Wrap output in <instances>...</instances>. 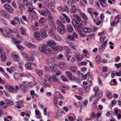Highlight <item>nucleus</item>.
I'll use <instances>...</instances> for the list:
<instances>
[{
    "instance_id": "obj_25",
    "label": "nucleus",
    "mask_w": 121,
    "mask_h": 121,
    "mask_svg": "<svg viewBox=\"0 0 121 121\" xmlns=\"http://www.w3.org/2000/svg\"><path fill=\"white\" fill-rule=\"evenodd\" d=\"M12 56L13 58L15 60L18 61L19 60V58L17 55L13 54Z\"/></svg>"
},
{
    "instance_id": "obj_9",
    "label": "nucleus",
    "mask_w": 121,
    "mask_h": 121,
    "mask_svg": "<svg viewBox=\"0 0 121 121\" xmlns=\"http://www.w3.org/2000/svg\"><path fill=\"white\" fill-rule=\"evenodd\" d=\"M5 86L6 89L12 92H15L17 91L14 88L11 86L7 85H5Z\"/></svg>"
},
{
    "instance_id": "obj_35",
    "label": "nucleus",
    "mask_w": 121,
    "mask_h": 121,
    "mask_svg": "<svg viewBox=\"0 0 121 121\" xmlns=\"http://www.w3.org/2000/svg\"><path fill=\"white\" fill-rule=\"evenodd\" d=\"M26 6L27 9V10L33 8V6L32 4L30 3H29Z\"/></svg>"
},
{
    "instance_id": "obj_16",
    "label": "nucleus",
    "mask_w": 121,
    "mask_h": 121,
    "mask_svg": "<svg viewBox=\"0 0 121 121\" xmlns=\"http://www.w3.org/2000/svg\"><path fill=\"white\" fill-rule=\"evenodd\" d=\"M26 46L29 48H34L36 47L35 45L29 42H27L26 43Z\"/></svg>"
},
{
    "instance_id": "obj_52",
    "label": "nucleus",
    "mask_w": 121,
    "mask_h": 121,
    "mask_svg": "<svg viewBox=\"0 0 121 121\" xmlns=\"http://www.w3.org/2000/svg\"><path fill=\"white\" fill-rule=\"evenodd\" d=\"M46 21L45 19L43 17L42 18L39 20V22L40 23H44Z\"/></svg>"
},
{
    "instance_id": "obj_27",
    "label": "nucleus",
    "mask_w": 121,
    "mask_h": 121,
    "mask_svg": "<svg viewBox=\"0 0 121 121\" xmlns=\"http://www.w3.org/2000/svg\"><path fill=\"white\" fill-rule=\"evenodd\" d=\"M83 56H82L80 55H78L76 56V58L77 60L78 61H80L82 60V58H84Z\"/></svg>"
},
{
    "instance_id": "obj_17",
    "label": "nucleus",
    "mask_w": 121,
    "mask_h": 121,
    "mask_svg": "<svg viewBox=\"0 0 121 121\" xmlns=\"http://www.w3.org/2000/svg\"><path fill=\"white\" fill-rule=\"evenodd\" d=\"M78 9L75 6L72 5L71 8V12L72 13H74L77 11Z\"/></svg>"
},
{
    "instance_id": "obj_58",
    "label": "nucleus",
    "mask_w": 121,
    "mask_h": 121,
    "mask_svg": "<svg viewBox=\"0 0 121 121\" xmlns=\"http://www.w3.org/2000/svg\"><path fill=\"white\" fill-rule=\"evenodd\" d=\"M36 72L37 74L39 76H41L42 75V72L41 70H36Z\"/></svg>"
},
{
    "instance_id": "obj_23",
    "label": "nucleus",
    "mask_w": 121,
    "mask_h": 121,
    "mask_svg": "<svg viewBox=\"0 0 121 121\" xmlns=\"http://www.w3.org/2000/svg\"><path fill=\"white\" fill-rule=\"evenodd\" d=\"M67 30L69 32H72L74 30L72 26L69 25L67 26Z\"/></svg>"
},
{
    "instance_id": "obj_54",
    "label": "nucleus",
    "mask_w": 121,
    "mask_h": 121,
    "mask_svg": "<svg viewBox=\"0 0 121 121\" xmlns=\"http://www.w3.org/2000/svg\"><path fill=\"white\" fill-rule=\"evenodd\" d=\"M21 34L22 35H25L26 34L25 30L23 28H21Z\"/></svg>"
},
{
    "instance_id": "obj_3",
    "label": "nucleus",
    "mask_w": 121,
    "mask_h": 121,
    "mask_svg": "<svg viewBox=\"0 0 121 121\" xmlns=\"http://www.w3.org/2000/svg\"><path fill=\"white\" fill-rule=\"evenodd\" d=\"M4 7L5 9L8 12L12 13L14 12L13 8L8 4H5L4 5Z\"/></svg>"
},
{
    "instance_id": "obj_13",
    "label": "nucleus",
    "mask_w": 121,
    "mask_h": 121,
    "mask_svg": "<svg viewBox=\"0 0 121 121\" xmlns=\"http://www.w3.org/2000/svg\"><path fill=\"white\" fill-rule=\"evenodd\" d=\"M45 9L46 8H44L41 10H38V11L41 15H42L44 16H46L47 15V14L46 12V10Z\"/></svg>"
},
{
    "instance_id": "obj_18",
    "label": "nucleus",
    "mask_w": 121,
    "mask_h": 121,
    "mask_svg": "<svg viewBox=\"0 0 121 121\" xmlns=\"http://www.w3.org/2000/svg\"><path fill=\"white\" fill-rule=\"evenodd\" d=\"M49 72H56L57 71V68L54 66H49Z\"/></svg>"
},
{
    "instance_id": "obj_22",
    "label": "nucleus",
    "mask_w": 121,
    "mask_h": 121,
    "mask_svg": "<svg viewBox=\"0 0 121 121\" xmlns=\"http://www.w3.org/2000/svg\"><path fill=\"white\" fill-rule=\"evenodd\" d=\"M100 2V4L101 6L103 7H106V4L105 0H99Z\"/></svg>"
},
{
    "instance_id": "obj_10",
    "label": "nucleus",
    "mask_w": 121,
    "mask_h": 121,
    "mask_svg": "<svg viewBox=\"0 0 121 121\" xmlns=\"http://www.w3.org/2000/svg\"><path fill=\"white\" fill-rule=\"evenodd\" d=\"M47 44L50 47H51V48H54V46L56 45V43L54 41L52 40H49L47 42Z\"/></svg>"
},
{
    "instance_id": "obj_48",
    "label": "nucleus",
    "mask_w": 121,
    "mask_h": 121,
    "mask_svg": "<svg viewBox=\"0 0 121 121\" xmlns=\"http://www.w3.org/2000/svg\"><path fill=\"white\" fill-rule=\"evenodd\" d=\"M19 9L21 10H22L25 9L24 6L22 4H19Z\"/></svg>"
},
{
    "instance_id": "obj_34",
    "label": "nucleus",
    "mask_w": 121,
    "mask_h": 121,
    "mask_svg": "<svg viewBox=\"0 0 121 121\" xmlns=\"http://www.w3.org/2000/svg\"><path fill=\"white\" fill-rule=\"evenodd\" d=\"M13 41L15 43H21V41L18 40L15 38L13 37L12 39Z\"/></svg>"
},
{
    "instance_id": "obj_28",
    "label": "nucleus",
    "mask_w": 121,
    "mask_h": 121,
    "mask_svg": "<svg viewBox=\"0 0 121 121\" xmlns=\"http://www.w3.org/2000/svg\"><path fill=\"white\" fill-rule=\"evenodd\" d=\"M66 39L69 41H74V40L73 37L72 35H67Z\"/></svg>"
},
{
    "instance_id": "obj_21",
    "label": "nucleus",
    "mask_w": 121,
    "mask_h": 121,
    "mask_svg": "<svg viewBox=\"0 0 121 121\" xmlns=\"http://www.w3.org/2000/svg\"><path fill=\"white\" fill-rule=\"evenodd\" d=\"M75 28L76 29V31L79 33L81 32L82 29V27L80 25L77 26L75 27Z\"/></svg>"
},
{
    "instance_id": "obj_47",
    "label": "nucleus",
    "mask_w": 121,
    "mask_h": 121,
    "mask_svg": "<svg viewBox=\"0 0 121 121\" xmlns=\"http://www.w3.org/2000/svg\"><path fill=\"white\" fill-rule=\"evenodd\" d=\"M87 11L89 13L92 15L93 12V9L92 8H89L88 9Z\"/></svg>"
},
{
    "instance_id": "obj_1",
    "label": "nucleus",
    "mask_w": 121,
    "mask_h": 121,
    "mask_svg": "<svg viewBox=\"0 0 121 121\" xmlns=\"http://www.w3.org/2000/svg\"><path fill=\"white\" fill-rule=\"evenodd\" d=\"M39 49L42 53H44L46 54H50L51 55L54 54L56 52V51L61 50L62 48L60 46L55 47L54 48H50V49L48 48V46L46 45L43 46L40 45L39 47Z\"/></svg>"
},
{
    "instance_id": "obj_36",
    "label": "nucleus",
    "mask_w": 121,
    "mask_h": 121,
    "mask_svg": "<svg viewBox=\"0 0 121 121\" xmlns=\"http://www.w3.org/2000/svg\"><path fill=\"white\" fill-rule=\"evenodd\" d=\"M117 101L114 99H113L111 101V105H109L110 108H111L114 106L116 104Z\"/></svg>"
},
{
    "instance_id": "obj_26",
    "label": "nucleus",
    "mask_w": 121,
    "mask_h": 121,
    "mask_svg": "<svg viewBox=\"0 0 121 121\" xmlns=\"http://www.w3.org/2000/svg\"><path fill=\"white\" fill-rule=\"evenodd\" d=\"M106 94L108 99H111L112 98V95L110 92L107 91L106 92Z\"/></svg>"
},
{
    "instance_id": "obj_56",
    "label": "nucleus",
    "mask_w": 121,
    "mask_h": 121,
    "mask_svg": "<svg viewBox=\"0 0 121 121\" xmlns=\"http://www.w3.org/2000/svg\"><path fill=\"white\" fill-rule=\"evenodd\" d=\"M86 24V22L85 21H83L81 22L79 25L82 27L83 26H85Z\"/></svg>"
},
{
    "instance_id": "obj_32",
    "label": "nucleus",
    "mask_w": 121,
    "mask_h": 121,
    "mask_svg": "<svg viewBox=\"0 0 121 121\" xmlns=\"http://www.w3.org/2000/svg\"><path fill=\"white\" fill-rule=\"evenodd\" d=\"M34 36L36 38H39L40 36V34L39 31L35 32L34 33Z\"/></svg>"
},
{
    "instance_id": "obj_5",
    "label": "nucleus",
    "mask_w": 121,
    "mask_h": 121,
    "mask_svg": "<svg viewBox=\"0 0 121 121\" xmlns=\"http://www.w3.org/2000/svg\"><path fill=\"white\" fill-rule=\"evenodd\" d=\"M108 40L107 39L105 40V41L102 44L100 45L99 48V51L101 53L104 50L106 47V45L107 44Z\"/></svg>"
},
{
    "instance_id": "obj_8",
    "label": "nucleus",
    "mask_w": 121,
    "mask_h": 121,
    "mask_svg": "<svg viewBox=\"0 0 121 121\" xmlns=\"http://www.w3.org/2000/svg\"><path fill=\"white\" fill-rule=\"evenodd\" d=\"M40 31L41 34V37L45 39L48 37V35L45 29L43 28L41 29Z\"/></svg>"
},
{
    "instance_id": "obj_29",
    "label": "nucleus",
    "mask_w": 121,
    "mask_h": 121,
    "mask_svg": "<svg viewBox=\"0 0 121 121\" xmlns=\"http://www.w3.org/2000/svg\"><path fill=\"white\" fill-rule=\"evenodd\" d=\"M72 23L74 27L78 25V23L75 19H73L72 21Z\"/></svg>"
},
{
    "instance_id": "obj_31",
    "label": "nucleus",
    "mask_w": 121,
    "mask_h": 121,
    "mask_svg": "<svg viewBox=\"0 0 121 121\" xmlns=\"http://www.w3.org/2000/svg\"><path fill=\"white\" fill-rule=\"evenodd\" d=\"M101 60V57L99 56H96L95 59L96 62L97 63H99Z\"/></svg>"
},
{
    "instance_id": "obj_30",
    "label": "nucleus",
    "mask_w": 121,
    "mask_h": 121,
    "mask_svg": "<svg viewBox=\"0 0 121 121\" xmlns=\"http://www.w3.org/2000/svg\"><path fill=\"white\" fill-rule=\"evenodd\" d=\"M57 23L62 28H65L64 25L62 24L60 21L59 20H57L56 21Z\"/></svg>"
},
{
    "instance_id": "obj_4",
    "label": "nucleus",
    "mask_w": 121,
    "mask_h": 121,
    "mask_svg": "<svg viewBox=\"0 0 121 121\" xmlns=\"http://www.w3.org/2000/svg\"><path fill=\"white\" fill-rule=\"evenodd\" d=\"M3 51L2 47L0 46V60L3 62L6 59L5 55L3 52L1 53Z\"/></svg>"
},
{
    "instance_id": "obj_55",
    "label": "nucleus",
    "mask_w": 121,
    "mask_h": 121,
    "mask_svg": "<svg viewBox=\"0 0 121 121\" xmlns=\"http://www.w3.org/2000/svg\"><path fill=\"white\" fill-rule=\"evenodd\" d=\"M34 83L32 82H30L27 84L26 85L28 87H32L34 86Z\"/></svg>"
},
{
    "instance_id": "obj_24",
    "label": "nucleus",
    "mask_w": 121,
    "mask_h": 121,
    "mask_svg": "<svg viewBox=\"0 0 121 121\" xmlns=\"http://www.w3.org/2000/svg\"><path fill=\"white\" fill-rule=\"evenodd\" d=\"M66 66L64 62L60 63L59 65L60 68L61 69H64Z\"/></svg>"
},
{
    "instance_id": "obj_45",
    "label": "nucleus",
    "mask_w": 121,
    "mask_h": 121,
    "mask_svg": "<svg viewBox=\"0 0 121 121\" xmlns=\"http://www.w3.org/2000/svg\"><path fill=\"white\" fill-rule=\"evenodd\" d=\"M81 15L83 18L85 20L88 19L87 16L83 13H81Z\"/></svg>"
},
{
    "instance_id": "obj_59",
    "label": "nucleus",
    "mask_w": 121,
    "mask_h": 121,
    "mask_svg": "<svg viewBox=\"0 0 121 121\" xmlns=\"http://www.w3.org/2000/svg\"><path fill=\"white\" fill-rule=\"evenodd\" d=\"M73 38L75 39H77L78 37V35L75 32H73Z\"/></svg>"
},
{
    "instance_id": "obj_62",
    "label": "nucleus",
    "mask_w": 121,
    "mask_h": 121,
    "mask_svg": "<svg viewBox=\"0 0 121 121\" xmlns=\"http://www.w3.org/2000/svg\"><path fill=\"white\" fill-rule=\"evenodd\" d=\"M29 3L27 0H23V4L26 6Z\"/></svg>"
},
{
    "instance_id": "obj_50",
    "label": "nucleus",
    "mask_w": 121,
    "mask_h": 121,
    "mask_svg": "<svg viewBox=\"0 0 121 121\" xmlns=\"http://www.w3.org/2000/svg\"><path fill=\"white\" fill-rule=\"evenodd\" d=\"M77 68L75 66H72L70 67V69L73 72H74L77 70Z\"/></svg>"
},
{
    "instance_id": "obj_40",
    "label": "nucleus",
    "mask_w": 121,
    "mask_h": 121,
    "mask_svg": "<svg viewBox=\"0 0 121 121\" xmlns=\"http://www.w3.org/2000/svg\"><path fill=\"white\" fill-rule=\"evenodd\" d=\"M109 73V72H107L106 73H105V72H102L101 73V75L103 77L106 78L108 76Z\"/></svg>"
},
{
    "instance_id": "obj_61",
    "label": "nucleus",
    "mask_w": 121,
    "mask_h": 121,
    "mask_svg": "<svg viewBox=\"0 0 121 121\" xmlns=\"http://www.w3.org/2000/svg\"><path fill=\"white\" fill-rule=\"evenodd\" d=\"M114 66L116 67L117 69L120 67H121V63H119L118 64H115Z\"/></svg>"
},
{
    "instance_id": "obj_37",
    "label": "nucleus",
    "mask_w": 121,
    "mask_h": 121,
    "mask_svg": "<svg viewBox=\"0 0 121 121\" xmlns=\"http://www.w3.org/2000/svg\"><path fill=\"white\" fill-rule=\"evenodd\" d=\"M5 101L7 104H10L11 105H14V103L12 101L8 99H6L5 100Z\"/></svg>"
},
{
    "instance_id": "obj_46",
    "label": "nucleus",
    "mask_w": 121,
    "mask_h": 121,
    "mask_svg": "<svg viewBox=\"0 0 121 121\" xmlns=\"http://www.w3.org/2000/svg\"><path fill=\"white\" fill-rule=\"evenodd\" d=\"M48 7L50 9L52 10H53L55 9L54 4H51V3H50L48 5Z\"/></svg>"
},
{
    "instance_id": "obj_11",
    "label": "nucleus",
    "mask_w": 121,
    "mask_h": 121,
    "mask_svg": "<svg viewBox=\"0 0 121 121\" xmlns=\"http://www.w3.org/2000/svg\"><path fill=\"white\" fill-rule=\"evenodd\" d=\"M21 54L23 56H24L25 57L27 58V59H26V60L28 61H32L34 59V57L31 56L30 57L26 54L23 52H22Z\"/></svg>"
},
{
    "instance_id": "obj_19",
    "label": "nucleus",
    "mask_w": 121,
    "mask_h": 121,
    "mask_svg": "<svg viewBox=\"0 0 121 121\" xmlns=\"http://www.w3.org/2000/svg\"><path fill=\"white\" fill-rule=\"evenodd\" d=\"M83 31L85 33H91L92 31V30L89 27L84 28H82Z\"/></svg>"
},
{
    "instance_id": "obj_6",
    "label": "nucleus",
    "mask_w": 121,
    "mask_h": 121,
    "mask_svg": "<svg viewBox=\"0 0 121 121\" xmlns=\"http://www.w3.org/2000/svg\"><path fill=\"white\" fill-rule=\"evenodd\" d=\"M19 86L21 91L23 93H25L28 89L27 86L24 84H20Z\"/></svg>"
},
{
    "instance_id": "obj_49",
    "label": "nucleus",
    "mask_w": 121,
    "mask_h": 121,
    "mask_svg": "<svg viewBox=\"0 0 121 121\" xmlns=\"http://www.w3.org/2000/svg\"><path fill=\"white\" fill-rule=\"evenodd\" d=\"M83 88H84L85 89H86V88H87V90H85V91L86 92H88L90 91V87L89 86H83Z\"/></svg>"
},
{
    "instance_id": "obj_41",
    "label": "nucleus",
    "mask_w": 121,
    "mask_h": 121,
    "mask_svg": "<svg viewBox=\"0 0 121 121\" xmlns=\"http://www.w3.org/2000/svg\"><path fill=\"white\" fill-rule=\"evenodd\" d=\"M26 68L27 69H30L32 68V67L31 66V65L29 63L26 64L25 65Z\"/></svg>"
},
{
    "instance_id": "obj_2",
    "label": "nucleus",
    "mask_w": 121,
    "mask_h": 121,
    "mask_svg": "<svg viewBox=\"0 0 121 121\" xmlns=\"http://www.w3.org/2000/svg\"><path fill=\"white\" fill-rule=\"evenodd\" d=\"M13 20H14L11 21V24L17 26H19L20 24L19 18L18 17H16L14 18Z\"/></svg>"
},
{
    "instance_id": "obj_43",
    "label": "nucleus",
    "mask_w": 121,
    "mask_h": 121,
    "mask_svg": "<svg viewBox=\"0 0 121 121\" xmlns=\"http://www.w3.org/2000/svg\"><path fill=\"white\" fill-rule=\"evenodd\" d=\"M101 98V96L99 97H96L94 101L93 104H96L98 102V101Z\"/></svg>"
},
{
    "instance_id": "obj_42",
    "label": "nucleus",
    "mask_w": 121,
    "mask_h": 121,
    "mask_svg": "<svg viewBox=\"0 0 121 121\" xmlns=\"http://www.w3.org/2000/svg\"><path fill=\"white\" fill-rule=\"evenodd\" d=\"M5 33L4 34H3V35L5 37H9L10 36V32H7L6 30L5 31Z\"/></svg>"
},
{
    "instance_id": "obj_12",
    "label": "nucleus",
    "mask_w": 121,
    "mask_h": 121,
    "mask_svg": "<svg viewBox=\"0 0 121 121\" xmlns=\"http://www.w3.org/2000/svg\"><path fill=\"white\" fill-rule=\"evenodd\" d=\"M57 29L59 33L61 35L64 34L66 30L65 28H61L59 26L57 27Z\"/></svg>"
},
{
    "instance_id": "obj_39",
    "label": "nucleus",
    "mask_w": 121,
    "mask_h": 121,
    "mask_svg": "<svg viewBox=\"0 0 121 121\" xmlns=\"http://www.w3.org/2000/svg\"><path fill=\"white\" fill-rule=\"evenodd\" d=\"M70 47L74 49H76V46L74 45V44L72 42H70L69 43Z\"/></svg>"
},
{
    "instance_id": "obj_38",
    "label": "nucleus",
    "mask_w": 121,
    "mask_h": 121,
    "mask_svg": "<svg viewBox=\"0 0 121 121\" xmlns=\"http://www.w3.org/2000/svg\"><path fill=\"white\" fill-rule=\"evenodd\" d=\"M51 77L50 76L48 75H46L45 76V78L44 79V81L47 82L48 81H49L50 78Z\"/></svg>"
},
{
    "instance_id": "obj_20",
    "label": "nucleus",
    "mask_w": 121,
    "mask_h": 121,
    "mask_svg": "<svg viewBox=\"0 0 121 121\" xmlns=\"http://www.w3.org/2000/svg\"><path fill=\"white\" fill-rule=\"evenodd\" d=\"M103 93L102 92H100L99 91L95 92L94 95L96 97H99L101 95V97L102 96Z\"/></svg>"
},
{
    "instance_id": "obj_14",
    "label": "nucleus",
    "mask_w": 121,
    "mask_h": 121,
    "mask_svg": "<svg viewBox=\"0 0 121 121\" xmlns=\"http://www.w3.org/2000/svg\"><path fill=\"white\" fill-rule=\"evenodd\" d=\"M1 13L2 16L5 18H8L9 15L8 13L5 10H2L0 11Z\"/></svg>"
},
{
    "instance_id": "obj_64",
    "label": "nucleus",
    "mask_w": 121,
    "mask_h": 121,
    "mask_svg": "<svg viewBox=\"0 0 121 121\" xmlns=\"http://www.w3.org/2000/svg\"><path fill=\"white\" fill-rule=\"evenodd\" d=\"M16 45L17 47L19 49L22 50L23 49V47L22 45H19V44H17Z\"/></svg>"
},
{
    "instance_id": "obj_60",
    "label": "nucleus",
    "mask_w": 121,
    "mask_h": 121,
    "mask_svg": "<svg viewBox=\"0 0 121 121\" xmlns=\"http://www.w3.org/2000/svg\"><path fill=\"white\" fill-rule=\"evenodd\" d=\"M54 23V20H50V21H49V25L50 26H53V25Z\"/></svg>"
},
{
    "instance_id": "obj_7",
    "label": "nucleus",
    "mask_w": 121,
    "mask_h": 121,
    "mask_svg": "<svg viewBox=\"0 0 121 121\" xmlns=\"http://www.w3.org/2000/svg\"><path fill=\"white\" fill-rule=\"evenodd\" d=\"M24 101L22 100L16 102L17 105H15V107L19 109H20L21 107L23 106V103Z\"/></svg>"
},
{
    "instance_id": "obj_33",
    "label": "nucleus",
    "mask_w": 121,
    "mask_h": 121,
    "mask_svg": "<svg viewBox=\"0 0 121 121\" xmlns=\"http://www.w3.org/2000/svg\"><path fill=\"white\" fill-rule=\"evenodd\" d=\"M27 11L29 12V13L30 14L32 15L36 13V12L32 8L29 10H27Z\"/></svg>"
},
{
    "instance_id": "obj_53",
    "label": "nucleus",
    "mask_w": 121,
    "mask_h": 121,
    "mask_svg": "<svg viewBox=\"0 0 121 121\" xmlns=\"http://www.w3.org/2000/svg\"><path fill=\"white\" fill-rule=\"evenodd\" d=\"M64 16L65 17V19L67 22L68 23H69L70 22V19L69 17H68V16L65 14H64Z\"/></svg>"
},
{
    "instance_id": "obj_51",
    "label": "nucleus",
    "mask_w": 121,
    "mask_h": 121,
    "mask_svg": "<svg viewBox=\"0 0 121 121\" xmlns=\"http://www.w3.org/2000/svg\"><path fill=\"white\" fill-rule=\"evenodd\" d=\"M58 10L60 12H62L64 11V9L62 7L60 6L58 7L57 8Z\"/></svg>"
},
{
    "instance_id": "obj_63",
    "label": "nucleus",
    "mask_w": 121,
    "mask_h": 121,
    "mask_svg": "<svg viewBox=\"0 0 121 121\" xmlns=\"http://www.w3.org/2000/svg\"><path fill=\"white\" fill-rule=\"evenodd\" d=\"M64 11L65 10L67 12H68L69 11V9L67 5H65L64 6Z\"/></svg>"
},
{
    "instance_id": "obj_44",
    "label": "nucleus",
    "mask_w": 121,
    "mask_h": 121,
    "mask_svg": "<svg viewBox=\"0 0 121 121\" xmlns=\"http://www.w3.org/2000/svg\"><path fill=\"white\" fill-rule=\"evenodd\" d=\"M66 77L68 78L69 79L71 80H73L75 79V77L74 76L71 75L66 76Z\"/></svg>"
},
{
    "instance_id": "obj_15",
    "label": "nucleus",
    "mask_w": 121,
    "mask_h": 121,
    "mask_svg": "<svg viewBox=\"0 0 121 121\" xmlns=\"http://www.w3.org/2000/svg\"><path fill=\"white\" fill-rule=\"evenodd\" d=\"M48 33L49 36L52 38H55L56 36L55 33L52 29H49L48 31Z\"/></svg>"
},
{
    "instance_id": "obj_57",
    "label": "nucleus",
    "mask_w": 121,
    "mask_h": 121,
    "mask_svg": "<svg viewBox=\"0 0 121 121\" xmlns=\"http://www.w3.org/2000/svg\"><path fill=\"white\" fill-rule=\"evenodd\" d=\"M103 72H105L107 71L108 68L106 66H103L102 68Z\"/></svg>"
}]
</instances>
